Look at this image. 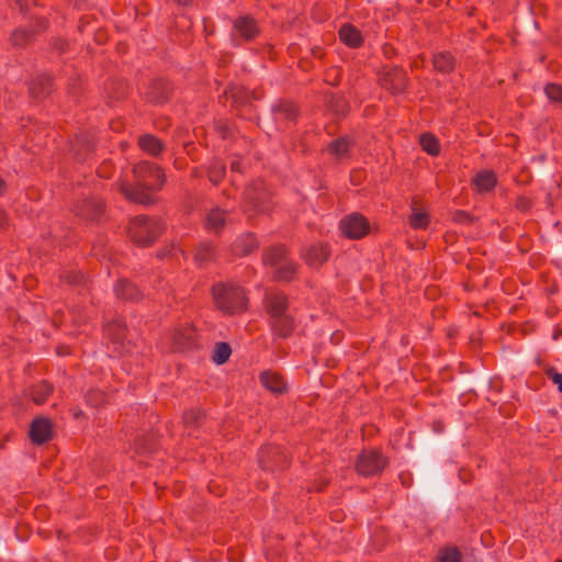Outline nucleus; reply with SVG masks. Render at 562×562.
<instances>
[{
    "mask_svg": "<svg viewBox=\"0 0 562 562\" xmlns=\"http://www.w3.org/2000/svg\"><path fill=\"white\" fill-rule=\"evenodd\" d=\"M273 120L280 130H286L295 124L299 117L297 106L288 100H280L272 108Z\"/></svg>",
    "mask_w": 562,
    "mask_h": 562,
    "instance_id": "ddd939ff",
    "label": "nucleus"
},
{
    "mask_svg": "<svg viewBox=\"0 0 562 562\" xmlns=\"http://www.w3.org/2000/svg\"><path fill=\"white\" fill-rule=\"evenodd\" d=\"M105 212V203L98 196H88L74 205V213L86 223H97Z\"/></svg>",
    "mask_w": 562,
    "mask_h": 562,
    "instance_id": "9d476101",
    "label": "nucleus"
},
{
    "mask_svg": "<svg viewBox=\"0 0 562 562\" xmlns=\"http://www.w3.org/2000/svg\"><path fill=\"white\" fill-rule=\"evenodd\" d=\"M115 88L113 98L120 100L126 95L127 88L123 81L114 82L111 81L106 85L105 89L111 93V91Z\"/></svg>",
    "mask_w": 562,
    "mask_h": 562,
    "instance_id": "c03bdc74",
    "label": "nucleus"
},
{
    "mask_svg": "<svg viewBox=\"0 0 562 562\" xmlns=\"http://www.w3.org/2000/svg\"><path fill=\"white\" fill-rule=\"evenodd\" d=\"M231 353L232 348L229 344L221 341L215 345L212 359L216 364H224L225 362L228 361Z\"/></svg>",
    "mask_w": 562,
    "mask_h": 562,
    "instance_id": "ea45409f",
    "label": "nucleus"
},
{
    "mask_svg": "<svg viewBox=\"0 0 562 562\" xmlns=\"http://www.w3.org/2000/svg\"><path fill=\"white\" fill-rule=\"evenodd\" d=\"M36 24L37 30H27L23 27L14 30L10 37L11 44L14 47H25L29 43H31L34 40L36 33H40L41 31L47 29V20L45 18L37 19Z\"/></svg>",
    "mask_w": 562,
    "mask_h": 562,
    "instance_id": "a211bd4d",
    "label": "nucleus"
},
{
    "mask_svg": "<svg viewBox=\"0 0 562 562\" xmlns=\"http://www.w3.org/2000/svg\"><path fill=\"white\" fill-rule=\"evenodd\" d=\"M260 468L270 473L284 471L290 465V458L285 450L277 445H267L258 452Z\"/></svg>",
    "mask_w": 562,
    "mask_h": 562,
    "instance_id": "0eeeda50",
    "label": "nucleus"
},
{
    "mask_svg": "<svg viewBox=\"0 0 562 562\" xmlns=\"http://www.w3.org/2000/svg\"><path fill=\"white\" fill-rule=\"evenodd\" d=\"M227 215V211L218 206L212 207L205 215L204 228L207 232L220 234L226 225Z\"/></svg>",
    "mask_w": 562,
    "mask_h": 562,
    "instance_id": "4be33fe9",
    "label": "nucleus"
},
{
    "mask_svg": "<svg viewBox=\"0 0 562 562\" xmlns=\"http://www.w3.org/2000/svg\"><path fill=\"white\" fill-rule=\"evenodd\" d=\"M452 220L459 224H470L473 221V216L467 211L458 210L453 213Z\"/></svg>",
    "mask_w": 562,
    "mask_h": 562,
    "instance_id": "de8ad7c7",
    "label": "nucleus"
},
{
    "mask_svg": "<svg viewBox=\"0 0 562 562\" xmlns=\"http://www.w3.org/2000/svg\"><path fill=\"white\" fill-rule=\"evenodd\" d=\"M29 89L34 98H45L54 90L53 79L48 75H40L31 80Z\"/></svg>",
    "mask_w": 562,
    "mask_h": 562,
    "instance_id": "a878e982",
    "label": "nucleus"
},
{
    "mask_svg": "<svg viewBox=\"0 0 562 562\" xmlns=\"http://www.w3.org/2000/svg\"><path fill=\"white\" fill-rule=\"evenodd\" d=\"M8 225V217L3 210L0 209V229H3Z\"/></svg>",
    "mask_w": 562,
    "mask_h": 562,
    "instance_id": "5fc2aeb1",
    "label": "nucleus"
},
{
    "mask_svg": "<svg viewBox=\"0 0 562 562\" xmlns=\"http://www.w3.org/2000/svg\"><path fill=\"white\" fill-rule=\"evenodd\" d=\"M173 1L177 4L182 5V7H187V5H189L192 2V0H173Z\"/></svg>",
    "mask_w": 562,
    "mask_h": 562,
    "instance_id": "bf43d9fd",
    "label": "nucleus"
},
{
    "mask_svg": "<svg viewBox=\"0 0 562 562\" xmlns=\"http://www.w3.org/2000/svg\"><path fill=\"white\" fill-rule=\"evenodd\" d=\"M263 306L269 318L289 313V297L280 291H269L265 294Z\"/></svg>",
    "mask_w": 562,
    "mask_h": 562,
    "instance_id": "4468645a",
    "label": "nucleus"
},
{
    "mask_svg": "<svg viewBox=\"0 0 562 562\" xmlns=\"http://www.w3.org/2000/svg\"><path fill=\"white\" fill-rule=\"evenodd\" d=\"M378 82L390 93L401 94L407 89L409 78L402 67L385 65L378 71Z\"/></svg>",
    "mask_w": 562,
    "mask_h": 562,
    "instance_id": "423d86ee",
    "label": "nucleus"
},
{
    "mask_svg": "<svg viewBox=\"0 0 562 562\" xmlns=\"http://www.w3.org/2000/svg\"><path fill=\"white\" fill-rule=\"evenodd\" d=\"M260 33L257 20L250 14L237 16L233 21L232 37L236 41L237 37L244 42L254 41Z\"/></svg>",
    "mask_w": 562,
    "mask_h": 562,
    "instance_id": "f8f14e48",
    "label": "nucleus"
},
{
    "mask_svg": "<svg viewBox=\"0 0 562 562\" xmlns=\"http://www.w3.org/2000/svg\"><path fill=\"white\" fill-rule=\"evenodd\" d=\"M195 328L192 325L181 326L173 334V345L177 350L190 349L195 345Z\"/></svg>",
    "mask_w": 562,
    "mask_h": 562,
    "instance_id": "b1692460",
    "label": "nucleus"
},
{
    "mask_svg": "<svg viewBox=\"0 0 562 562\" xmlns=\"http://www.w3.org/2000/svg\"><path fill=\"white\" fill-rule=\"evenodd\" d=\"M329 257L327 246L323 244L311 245L305 252V260L308 266L318 267Z\"/></svg>",
    "mask_w": 562,
    "mask_h": 562,
    "instance_id": "7c9ffc66",
    "label": "nucleus"
},
{
    "mask_svg": "<svg viewBox=\"0 0 562 562\" xmlns=\"http://www.w3.org/2000/svg\"><path fill=\"white\" fill-rule=\"evenodd\" d=\"M85 401L91 407L98 408L109 403V395L100 389H90L85 394Z\"/></svg>",
    "mask_w": 562,
    "mask_h": 562,
    "instance_id": "e433bc0d",
    "label": "nucleus"
},
{
    "mask_svg": "<svg viewBox=\"0 0 562 562\" xmlns=\"http://www.w3.org/2000/svg\"><path fill=\"white\" fill-rule=\"evenodd\" d=\"M262 261L266 266L274 268L278 281H290L296 278L297 265L288 257L285 247L273 246L263 250Z\"/></svg>",
    "mask_w": 562,
    "mask_h": 562,
    "instance_id": "20e7f679",
    "label": "nucleus"
},
{
    "mask_svg": "<svg viewBox=\"0 0 562 562\" xmlns=\"http://www.w3.org/2000/svg\"><path fill=\"white\" fill-rule=\"evenodd\" d=\"M259 247L257 237L251 233H246L236 238L232 245V252L237 257H244Z\"/></svg>",
    "mask_w": 562,
    "mask_h": 562,
    "instance_id": "5701e85b",
    "label": "nucleus"
},
{
    "mask_svg": "<svg viewBox=\"0 0 562 562\" xmlns=\"http://www.w3.org/2000/svg\"><path fill=\"white\" fill-rule=\"evenodd\" d=\"M114 293L123 301L138 302L143 297V291L136 283H115Z\"/></svg>",
    "mask_w": 562,
    "mask_h": 562,
    "instance_id": "c756f323",
    "label": "nucleus"
},
{
    "mask_svg": "<svg viewBox=\"0 0 562 562\" xmlns=\"http://www.w3.org/2000/svg\"><path fill=\"white\" fill-rule=\"evenodd\" d=\"M104 337L112 344L111 357H122L130 351V342L126 341L127 327L121 319L108 323L103 328Z\"/></svg>",
    "mask_w": 562,
    "mask_h": 562,
    "instance_id": "1a4fd4ad",
    "label": "nucleus"
},
{
    "mask_svg": "<svg viewBox=\"0 0 562 562\" xmlns=\"http://www.w3.org/2000/svg\"><path fill=\"white\" fill-rule=\"evenodd\" d=\"M79 79H72L71 82H69V91L74 94H76V87L79 85Z\"/></svg>",
    "mask_w": 562,
    "mask_h": 562,
    "instance_id": "6e6d98bb",
    "label": "nucleus"
},
{
    "mask_svg": "<svg viewBox=\"0 0 562 562\" xmlns=\"http://www.w3.org/2000/svg\"><path fill=\"white\" fill-rule=\"evenodd\" d=\"M52 49L56 52L58 55H63L68 49V42L64 38H54L50 43Z\"/></svg>",
    "mask_w": 562,
    "mask_h": 562,
    "instance_id": "09e8293b",
    "label": "nucleus"
},
{
    "mask_svg": "<svg viewBox=\"0 0 562 562\" xmlns=\"http://www.w3.org/2000/svg\"><path fill=\"white\" fill-rule=\"evenodd\" d=\"M419 143L423 150L431 156H437L440 153V145L438 139L429 133L420 135Z\"/></svg>",
    "mask_w": 562,
    "mask_h": 562,
    "instance_id": "58836bf2",
    "label": "nucleus"
},
{
    "mask_svg": "<svg viewBox=\"0 0 562 562\" xmlns=\"http://www.w3.org/2000/svg\"><path fill=\"white\" fill-rule=\"evenodd\" d=\"M4 447V440H0V448L2 449Z\"/></svg>",
    "mask_w": 562,
    "mask_h": 562,
    "instance_id": "69168bd1",
    "label": "nucleus"
},
{
    "mask_svg": "<svg viewBox=\"0 0 562 562\" xmlns=\"http://www.w3.org/2000/svg\"><path fill=\"white\" fill-rule=\"evenodd\" d=\"M231 171L241 173L243 172L241 162L239 160H233L231 162Z\"/></svg>",
    "mask_w": 562,
    "mask_h": 562,
    "instance_id": "603ef678",
    "label": "nucleus"
},
{
    "mask_svg": "<svg viewBox=\"0 0 562 562\" xmlns=\"http://www.w3.org/2000/svg\"><path fill=\"white\" fill-rule=\"evenodd\" d=\"M516 207L521 210V211H527L529 207H530V202L528 199L524 198V196H519L517 200H516Z\"/></svg>",
    "mask_w": 562,
    "mask_h": 562,
    "instance_id": "3c124183",
    "label": "nucleus"
},
{
    "mask_svg": "<svg viewBox=\"0 0 562 562\" xmlns=\"http://www.w3.org/2000/svg\"><path fill=\"white\" fill-rule=\"evenodd\" d=\"M212 294L216 306L225 314L240 313L247 307L245 291L235 283H214Z\"/></svg>",
    "mask_w": 562,
    "mask_h": 562,
    "instance_id": "f03ea898",
    "label": "nucleus"
},
{
    "mask_svg": "<svg viewBox=\"0 0 562 562\" xmlns=\"http://www.w3.org/2000/svg\"><path fill=\"white\" fill-rule=\"evenodd\" d=\"M71 150L77 160H85L93 150L94 142L90 133H81L77 135L75 140L71 143Z\"/></svg>",
    "mask_w": 562,
    "mask_h": 562,
    "instance_id": "412c9836",
    "label": "nucleus"
},
{
    "mask_svg": "<svg viewBox=\"0 0 562 562\" xmlns=\"http://www.w3.org/2000/svg\"><path fill=\"white\" fill-rule=\"evenodd\" d=\"M558 335H559V334H554V335H553V339H558Z\"/></svg>",
    "mask_w": 562,
    "mask_h": 562,
    "instance_id": "338daca9",
    "label": "nucleus"
},
{
    "mask_svg": "<svg viewBox=\"0 0 562 562\" xmlns=\"http://www.w3.org/2000/svg\"><path fill=\"white\" fill-rule=\"evenodd\" d=\"M476 192L487 193L491 192L497 184V177L492 170H483L476 173L472 180Z\"/></svg>",
    "mask_w": 562,
    "mask_h": 562,
    "instance_id": "c85d7f7f",
    "label": "nucleus"
},
{
    "mask_svg": "<svg viewBox=\"0 0 562 562\" xmlns=\"http://www.w3.org/2000/svg\"><path fill=\"white\" fill-rule=\"evenodd\" d=\"M544 93L550 101L562 103V85L548 83L544 87Z\"/></svg>",
    "mask_w": 562,
    "mask_h": 562,
    "instance_id": "37998d69",
    "label": "nucleus"
},
{
    "mask_svg": "<svg viewBox=\"0 0 562 562\" xmlns=\"http://www.w3.org/2000/svg\"><path fill=\"white\" fill-rule=\"evenodd\" d=\"M327 109L336 116H346L350 111L348 100L339 93H328L325 97Z\"/></svg>",
    "mask_w": 562,
    "mask_h": 562,
    "instance_id": "bb28decb",
    "label": "nucleus"
},
{
    "mask_svg": "<svg viewBox=\"0 0 562 562\" xmlns=\"http://www.w3.org/2000/svg\"><path fill=\"white\" fill-rule=\"evenodd\" d=\"M245 211L265 213L270 210L271 194L266 183L257 179L249 183L244 191Z\"/></svg>",
    "mask_w": 562,
    "mask_h": 562,
    "instance_id": "39448f33",
    "label": "nucleus"
},
{
    "mask_svg": "<svg viewBox=\"0 0 562 562\" xmlns=\"http://www.w3.org/2000/svg\"><path fill=\"white\" fill-rule=\"evenodd\" d=\"M178 254H180L181 256H184V252H183L182 250H180V249H175V248H173V249L170 251V256H171V257H175V258L178 256Z\"/></svg>",
    "mask_w": 562,
    "mask_h": 562,
    "instance_id": "052dcab7",
    "label": "nucleus"
},
{
    "mask_svg": "<svg viewBox=\"0 0 562 562\" xmlns=\"http://www.w3.org/2000/svg\"><path fill=\"white\" fill-rule=\"evenodd\" d=\"M339 38L346 45L355 48L361 46L363 42L360 31L351 24H344L340 27Z\"/></svg>",
    "mask_w": 562,
    "mask_h": 562,
    "instance_id": "2f4dec72",
    "label": "nucleus"
},
{
    "mask_svg": "<svg viewBox=\"0 0 562 562\" xmlns=\"http://www.w3.org/2000/svg\"><path fill=\"white\" fill-rule=\"evenodd\" d=\"M261 384L274 394H283L286 391V384L282 375L271 372L263 371L259 375Z\"/></svg>",
    "mask_w": 562,
    "mask_h": 562,
    "instance_id": "cd10ccee",
    "label": "nucleus"
},
{
    "mask_svg": "<svg viewBox=\"0 0 562 562\" xmlns=\"http://www.w3.org/2000/svg\"><path fill=\"white\" fill-rule=\"evenodd\" d=\"M224 94L232 98L234 102H244L246 94L245 89L239 86H232L225 90Z\"/></svg>",
    "mask_w": 562,
    "mask_h": 562,
    "instance_id": "a18cd8bd",
    "label": "nucleus"
},
{
    "mask_svg": "<svg viewBox=\"0 0 562 562\" xmlns=\"http://www.w3.org/2000/svg\"><path fill=\"white\" fill-rule=\"evenodd\" d=\"M438 562H462L461 551L454 546H446L439 549Z\"/></svg>",
    "mask_w": 562,
    "mask_h": 562,
    "instance_id": "4c0bfd02",
    "label": "nucleus"
},
{
    "mask_svg": "<svg viewBox=\"0 0 562 562\" xmlns=\"http://www.w3.org/2000/svg\"><path fill=\"white\" fill-rule=\"evenodd\" d=\"M5 191H7V183L2 178H0V195L4 194Z\"/></svg>",
    "mask_w": 562,
    "mask_h": 562,
    "instance_id": "13d9d810",
    "label": "nucleus"
},
{
    "mask_svg": "<svg viewBox=\"0 0 562 562\" xmlns=\"http://www.w3.org/2000/svg\"><path fill=\"white\" fill-rule=\"evenodd\" d=\"M171 94V83L168 80L158 78L149 83L145 98L151 104H162L170 100Z\"/></svg>",
    "mask_w": 562,
    "mask_h": 562,
    "instance_id": "dca6fc26",
    "label": "nucleus"
},
{
    "mask_svg": "<svg viewBox=\"0 0 562 562\" xmlns=\"http://www.w3.org/2000/svg\"><path fill=\"white\" fill-rule=\"evenodd\" d=\"M29 436L34 445L42 446L53 438V423L47 417H36L30 425Z\"/></svg>",
    "mask_w": 562,
    "mask_h": 562,
    "instance_id": "2eb2a0df",
    "label": "nucleus"
},
{
    "mask_svg": "<svg viewBox=\"0 0 562 562\" xmlns=\"http://www.w3.org/2000/svg\"><path fill=\"white\" fill-rule=\"evenodd\" d=\"M389 460L379 449L363 450L357 459L356 471L358 474L370 477L380 475L387 467Z\"/></svg>",
    "mask_w": 562,
    "mask_h": 562,
    "instance_id": "6e6552de",
    "label": "nucleus"
},
{
    "mask_svg": "<svg viewBox=\"0 0 562 562\" xmlns=\"http://www.w3.org/2000/svg\"><path fill=\"white\" fill-rule=\"evenodd\" d=\"M383 49H384V54H385L386 56H390L389 54H391L392 47H391L390 45H385V46L383 47Z\"/></svg>",
    "mask_w": 562,
    "mask_h": 562,
    "instance_id": "680f3d73",
    "label": "nucleus"
},
{
    "mask_svg": "<svg viewBox=\"0 0 562 562\" xmlns=\"http://www.w3.org/2000/svg\"><path fill=\"white\" fill-rule=\"evenodd\" d=\"M217 258L216 246L211 241H201L196 245L193 254L194 262L199 267L207 266Z\"/></svg>",
    "mask_w": 562,
    "mask_h": 562,
    "instance_id": "393cba45",
    "label": "nucleus"
},
{
    "mask_svg": "<svg viewBox=\"0 0 562 562\" xmlns=\"http://www.w3.org/2000/svg\"><path fill=\"white\" fill-rule=\"evenodd\" d=\"M409 225L414 229H425L429 225V215L426 212H413L409 216Z\"/></svg>",
    "mask_w": 562,
    "mask_h": 562,
    "instance_id": "a19ab883",
    "label": "nucleus"
},
{
    "mask_svg": "<svg viewBox=\"0 0 562 562\" xmlns=\"http://www.w3.org/2000/svg\"><path fill=\"white\" fill-rule=\"evenodd\" d=\"M463 285L465 291H470L471 288L469 282L463 283Z\"/></svg>",
    "mask_w": 562,
    "mask_h": 562,
    "instance_id": "e2e57ef3",
    "label": "nucleus"
},
{
    "mask_svg": "<svg viewBox=\"0 0 562 562\" xmlns=\"http://www.w3.org/2000/svg\"><path fill=\"white\" fill-rule=\"evenodd\" d=\"M555 291H557V290H555V288H551V289H550V291H549V293H550V294H553Z\"/></svg>",
    "mask_w": 562,
    "mask_h": 562,
    "instance_id": "0e129e2a",
    "label": "nucleus"
},
{
    "mask_svg": "<svg viewBox=\"0 0 562 562\" xmlns=\"http://www.w3.org/2000/svg\"><path fill=\"white\" fill-rule=\"evenodd\" d=\"M15 2L20 7L21 11L27 8V0H15Z\"/></svg>",
    "mask_w": 562,
    "mask_h": 562,
    "instance_id": "4d7b16f0",
    "label": "nucleus"
},
{
    "mask_svg": "<svg viewBox=\"0 0 562 562\" xmlns=\"http://www.w3.org/2000/svg\"><path fill=\"white\" fill-rule=\"evenodd\" d=\"M438 293V289L436 285H429L426 291H425V294L426 296H428L429 299H434Z\"/></svg>",
    "mask_w": 562,
    "mask_h": 562,
    "instance_id": "864d4df0",
    "label": "nucleus"
},
{
    "mask_svg": "<svg viewBox=\"0 0 562 562\" xmlns=\"http://www.w3.org/2000/svg\"><path fill=\"white\" fill-rule=\"evenodd\" d=\"M165 224L157 217L135 216L128 226L131 239L143 247L151 245L164 232Z\"/></svg>",
    "mask_w": 562,
    "mask_h": 562,
    "instance_id": "7ed1b4c3",
    "label": "nucleus"
},
{
    "mask_svg": "<svg viewBox=\"0 0 562 562\" xmlns=\"http://www.w3.org/2000/svg\"><path fill=\"white\" fill-rule=\"evenodd\" d=\"M547 376L558 385V390L562 393V374L555 368H549L546 371Z\"/></svg>",
    "mask_w": 562,
    "mask_h": 562,
    "instance_id": "8fccbe9b",
    "label": "nucleus"
},
{
    "mask_svg": "<svg viewBox=\"0 0 562 562\" xmlns=\"http://www.w3.org/2000/svg\"><path fill=\"white\" fill-rule=\"evenodd\" d=\"M432 64L435 69L442 74H450L456 68V59L449 52H440L434 55Z\"/></svg>",
    "mask_w": 562,
    "mask_h": 562,
    "instance_id": "473e14b6",
    "label": "nucleus"
},
{
    "mask_svg": "<svg viewBox=\"0 0 562 562\" xmlns=\"http://www.w3.org/2000/svg\"><path fill=\"white\" fill-rule=\"evenodd\" d=\"M83 278H85V276H83L82 271L77 270V269L65 270L63 272V274L60 276L61 281H67V282L81 281Z\"/></svg>",
    "mask_w": 562,
    "mask_h": 562,
    "instance_id": "49530a36",
    "label": "nucleus"
},
{
    "mask_svg": "<svg viewBox=\"0 0 562 562\" xmlns=\"http://www.w3.org/2000/svg\"><path fill=\"white\" fill-rule=\"evenodd\" d=\"M226 175V166L220 159H212L207 167V178L214 184L218 186Z\"/></svg>",
    "mask_w": 562,
    "mask_h": 562,
    "instance_id": "c9c22d12",
    "label": "nucleus"
},
{
    "mask_svg": "<svg viewBox=\"0 0 562 562\" xmlns=\"http://www.w3.org/2000/svg\"><path fill=\"white\" fill-rule=\"evenodd\" d=\"M351 146H352V142L348 137L342 136V137L334 139L328 145V151L330 155L335 156L337 159H341L349 155Z\"/></svg>",
    "mask_w": 562,
    "mask_h": 562,
    "instance_id": "72a5a7b5",
    "label": "nucleus"
},
{
    "mask_svg": "<svg viewBox=\"0 0 562 562\" xmlns=\"http://www.w3.org/2000/svg\"><path fill=\"white\" fill-rule=\"evenodd\" d=\"M137 146L143 153L151 156L153 158H158L166 149L165 143L154 134L149 133L138 136Z\"/></svg>",
    "mask_w": 562,
    "mask_h": 562,
    "instance_id": "6ab92c4d",
    "label": "nucleus"
},
{
    "mask_svg": "<svg viewBox=\"0 0 562 562\" xmlns=\"http://www.w3.org/2000/svg\"><path fill=\"white\" fill-rule=\"evenodd\" d=\"M132 171L133 182L120 181L119 191L133 203L154 204L156 202L154 192L160 191L166 182L162 168L155 162L140 160Z\"/></svg>",
    "mask_w": 562,
    "mask_h": 562,
    "instance_id": "f257e3e1",
    "label": "nucleus"
},
{
    "mask_svg": "<svg viewBox=\"0 0 562 562\" xmlns=\"http://www.w3.org/2000/svg\"><path fill=\"white\" fill-rule=\"evenodd\" d=\"M80 414H81V412H80V413L75 414V417H76V418H77V417H79V416H80Z\"/></svg>",
    "mask_w": 562,
    "mask_h": 562,
    "instance_id": "774afa93",
    "label": "nucleus"
},
{
    "mask_svg": "<svg viewBox=\"0 0 562 562\" xmlns=\"http://www.w3.org/2000/svg\"><path fill=\"white\" fill-rule=\"evenodd\" d=\"M136 447L143 453H151L156 449L154 435H146L136 439Z\"/></svg>",
    "mask_w": 562,
    "mask_h": 562,
    "instance_id": "79ce46f5",
    "label": "nucleus"
},
{
    "mask_svg": "<svg viewBox=\"0 0 562 562\" xmlns=\"http://www.w3.org/2000/svg\"><path fill=\"white\" fill-rule=\"evenodd\" d=\"M339 228L350 239L364 237L370 229L369 221L360 213H351L340 220Z\"/></svg>",
    "mask_w": 562,
    "mask_h": 562,
    "instance_id": "9b49d317",
    "label": "nucleus"
},
{
    "mask_svg": "<svg viewBox=\"0 0 562 562\" xmlns=\"http://www.w3.org/2000/svg\"><path fill=\"white\" fill-rule=\"evenodd\" d=\"M206 414L201 408H189L182 416L183 427L188 436H195L196 431L205 424Z\"/></svg>",
    "mask_w": 562,
    "mask_h": 562,
    "instance_id": "aec40b11",
    "label": "nucleus"
},
{
    "mask_svg": "<svg viewBox=\"0 0 562 562\" xmlns=\"http://www.w3.org/2000/svg\"><path fill=\"white\" fill-rule=\"evenodd\" d=\"M52 393L53 385L47 381H41L36 385L32 386L30 396L35 404L41 405L47 401Z\"/></svg>",
    "mask_w": 562,
    "mask_h": 562,
    "instance_id": "f704fd0d",
    "label": "nucleus"
},
{
    "mask_svg": "<svg viewBox=\"0 0 562 562\" xmlns=\"http://www.w3.org/2000/svg\"><path fill=\"white\" fill-rule=\"evenodd\" d=\"M268 323L272 335L281 339L291 337L296 328L295 319L290 313L276 318H268Z\"/></svg>",
    "mask_w": 562,
    "mask_h": 562,
    "instance_id": "f3484780",
    "label": "nucleus"
}]
</instances>
